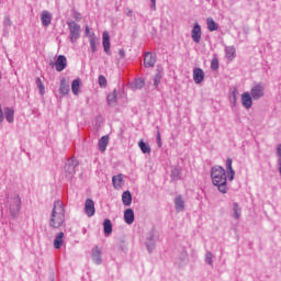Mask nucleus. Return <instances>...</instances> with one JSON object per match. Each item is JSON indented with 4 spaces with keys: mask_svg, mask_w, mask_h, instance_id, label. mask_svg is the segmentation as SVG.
I'll use <instances>...</instances> for the list:
<instances>
[{
    "mask_svg": "<svg viewBox=\"0 0 281 281\" xmlns=\"http://www.w3.org/2000/svg\"><path fill=\"white\" fill-rule=\"evenodd\" d=\"M72 19H75V21H80V13L74 11V12H72Z\"/></svg>",
    "mask_w": 281,
    "mask_h": 281,
    "instance_id": "obj_37",
    "label": "nucleus"
},
{
    "mask_svg": "<svg viewBox=\"0 0 281 281\" xmlns=\"http://www.w3.org/2000/svg\"><path fill=\"white\" fill-rule=\"evenodd\" d=\"M67 67V57L65 55H59L55 61L56 71H64Z\"/></svg>",
    "mask_w": 281,
    "mask_h": 281,
    "instance_id": "obj_6",
    "label": "nucleus"
},
{
    "mask_svg": "<svg viewBox=\"0 0 281 281\" xmlns=\"http://www.w3.org/2000/svg\"><path fill=\"white\" fill-rule=\"evenodd\" d=\"M68 27L70 32V41L71 43H76V41L80 38V25L76 22H69Z\"/></svg>",
    "mask_w": 281,
    "mask_h": 281,
    "instance_id": "obj_3",
    "label": "nucleus"
},
{
    "mask_svg": "<svg viewBox=\"0 0 281 281\" xmlns=\"http://www.w3.org/2000/svg\"><path fill=\"white\" fill-rule=\"evenodd\" d=\"M4 117L9 124L14 122V108H4Z\"/></svg>",
    "mask_w": 281,
    "mask_h": 281,
    "instance_id": "obj_16",
    "label": "nucleus"
},
{
    "mask_svg": "<svg viewBox=\"0 0 281 281\" xmlns=\"http://www.w3.org/2000/svg\"><path fill=\"white\" fill-rule=\"evenodd\" d=\"M157 139H158V144H161V135L158 134Z\"/></svg>",
    "mask_w": 281,
    "mask_h": 281,
    "instance_id": "obj_43",
    "label": "nucleus"
},
{
    "mask_svg": "<svg viewBox=\"0 0 281 281\" xmlns=\"http://www.w3.org/2000/svg\"><path fill=\"white\" fill-rule=\"evenodd\" d=\"M116 102H117V94L114 91L108 95V104L109 106H115Z\"/></svg>",
    "mask_w": 281,
    "mask_h": 281,
    "instance_id": "obj_26",
    "label": "nucleus"
},
{
    "mask_svg": "<svg viewBox=\"0 0 281 281\" xmlns=\"http://www.w3.org/2000/svg\"><path fill=\"white\" fill-rule=\"evenodd\" d=\"M76 166H78V161L75 159H69L65 166V171L67 172L68 177H71V175H76Z\"/></svg>",
    "mask_w": 281,
    "mask_h": 281,
    "instance_id": "obj_8",
    "label": "nucleus"
},
{
    "mask_svg": "<svg viewBox=\"0 0 281 281\" xmlns=\"http://www.w3.org/2000/svg\"><path fill=\"white\" fill-rule=\"evenodd\" d=\"M206 25L210 32H216V30H218V24H216V22L212 18H207Z\"/></svg>",
    "mask_w": 281,
    "mask_h": 281,
    "instance_id": "obj_21",
    "label": "nucleus"
},
{
    "mask_svg": "<svg viewBox=\"0 0 281 281\" xmlns=\"http://www.w3.org/2000/svg\"><path fill=\"white\" fill-rule=\"evenodd\" d=\"M238 204H234V214H235V218H240V215L238 214Z\"/></svg>",
    "mask_w": 281,
    "mask_h": 281,
    "instance_id": "obj_35",
    "label": "nucleus"
},
{
    "mask_svg": "<svg viewBox=\"0 0 281 281\" xmlns=\"http://www.w3.org/2000/svg\"><path fill=\"white\" fill-rule=\"evenodd\" d=\"M277 155H278V157L280 159V168H281V144L278 145V147H277Z\"/></svg>",
    "mask_w": 281,
    "mask_h": 281,
    "instance_id": "obj_38",
    "label": "nucleus"
},
{
    "mask_svg": "<svg viewBox=\"0 0 281 281\" xmlns=\"http://www.w3.org/2000/svg\"><path fill=\"white\" fill-rule=\"evenodd\" d=\"M97 42H98V40L95 37L90 36V47H91L92 52H95V49H97L95 48Z\"/></svg>",
    "mask_w": 281,
    "mask_h": 281,
    "instance_id": "obj_31",
    "label": "nucleus"
},
{
    "mask_svg": "<svg viewBox=\"0 0 281 281\" xmlns=\"http://www.w3.org/2000/svg\"><path fill=\"white\" fill-rule=\"evenodd\" d=\"M144 80L143 79H137L136 81H135V83H134V87H135V89H143V87H144Z\"/></svg>",
    "mask_w": 281,
    "mask_h": 281,
    "instance_id": "obj_33",
    "label": "nucleus"
},
{
    "mask_svg": "<svg viewBox=\"0 0 281 281\" xmlns=\"http://www.w3.org/2000/svg\"><path fill=\"white\" fill-rule=\"evenodd\" d=\"M138 146H139L140 150H142V153H144V155H146V154L150 155V151H151L150 145L145 144L144 140H139Z\"/></svg>",
    "mask_w": 281,
    "mask_h": 281,
    "instance_id": "obj_24",
    "label": "nucleus"
},
{
    "mask_svg": "<svg viewBox=\"0 0 281 281\" xmlns=\"http://www.w3.org/2000/svg\"><path fill=\"white\" fill-rule=\"evenodd\" d=\"M92 260L95 265H102V248L98 246L92 248Z\"/></svg>",
    "mask_w": 281,
    "mask_h": 281,
    "instance_id": "obj_9",
    "label": "nucleus"
},
{
    "mask_svg": "<svg viewBox=\"0 0 281 281\" xmlns=\"http://www.w3.org/2000/svg\"><path fill=\"white\" fill-rule=\"evenodd\" d=\"M119 54H120L121 58H124V49H120Z\"/></svg>",
    "mask_w": 281,
    "mask_h": 281,
    "instance_id": "obj_41",
    "label": "nucleus"
},
{
    "mask_svg": "<svg viewBox=\"0 0 281 281\" xmlns=\"http://www.w3.org/2000/svg\"><path fill=\"white\" fill-rule=\"evenodd\" d=\"M103 227L104 234H111L113 232V225L111 224V220H104Z\"/></svg>",
    "mask_w": 281,
    "mask_h": 281,
    "instance_id": "obj_28",
    "label": "nucleus"
},
{
    "mask_svg": "<svg viewBox=\"0 0 281 281\" xmlns=\"http://www.w3.org/2000/svg\"><path fill=\"white\" fill-rule=\"evenodd\" d=\"M80 90V79H75L71 83V91L75 95H78Z\"/></svg>",
    "mask_w": 281,
    "mask_h": 281,
    "instance_id": "obj_27",
    "label": "nucleus"
},
{
    "mask_svg": "<svg viewBox=\"0 0 281 281\" xmlns=\"http://www.w3.org/2000/svg\"><path fill=\"white\" fill-rule=\"evenodd\" d=\"M99 85L100 87H106V78L104 76H99Z\"/></svg>",
    "mask_w": 281,
    "mask_h": 281,
    "instance_id": "obj_34",
    "label": "nucleus"
},
{
    "mask_svg": "<svg viewBox=\"0 0 281 281\" xmlns=\"http://www.w3.org/2000/svg\"><path fill=\"white\" fill-rule=\"evenodd\" d=\"M191 36L194 43H201V25L199 23L194 24Z\"/></svg>",
    "mask_w": 281,
    "mask_h": 281,
    "instance_id": "obj_13",
    "label": "nucleus"
},
{
    "mask_svg": "<svg viewBox=\"0 0 281 281\" xmlns=\"http://www.w3.org/2000/svg\"><path fill=\"white\" fill-rule=\"evenodd\" d=\"M211 69H213V71H216V69H218V59L217 58L212 59Z\"/></svg>",
    "mask_w": 281,
    "mask_h": 281,
    "instance_id": "obj_32",
    "label": "nucleus"
},
{
    "mask_svg": "<svg viewBox=\"0 0 281 281\" xmlns=\"http://www.w3.org/2000/svg\"><path fill=\"white\" fill-rule=\"evenodd\" d=\"M184 204H183V199H181V196H177L176 198V209L180 212L181 210H183Z\"/></svg>",
    "mask_w": 281,
    "mask_h": 281,
    "instance_id": "obj_29",
    "label": "nucleus"
},
{
    "mask_svg": "<svg viewBox=\"0 0 281 281\" xmlns=\"http://www.w3.org/2000/svg\"><path fill=\"white\" fill-rule=\"evenodd\" d=\"M205 260H206L207 265H212V252L206 254Z\"/></svg>",
    "mask_w": 281,
    "mask_h": 281,
    "instance_id": "obj_36",
    "label": "nucleus"
},
{
    "mask_svg": "<svg viewBox=\"0 0 281 281\" xmlns=\"http://www.w3.org/2000/svg\"><path fill=\"white\" fill-rule=\"evenodd\" d=\"M144 65L145 67H155V57L150 53L145 55Z\"/></svg>",
    "mask_w": 281,
    "mask_h": 281,
    "instance_id": "obj_19",
    "label": "nucleus"
},
{
    "mask_svg": "<svg viewBox=\"0 0 281 281\" xmlns=\"http://www.w3.org/2000/svg\"><path fill=\"white\" fill-rule=\"evenodd\" d=\"M36 85L40 89V93L42 95H45V86L43 85V81L38 77L36 78Z\"/></svg>",
    "mask_w": 281,
    "mask_h": 281,
    "instance_id": "obj_30",
    "label": "nucleus"
},
{
    "mask_svg": "<svg viewBox=\"0 0 281 281\" xmlns=\"http://www.w3.org/2000/svg\"><path fill=\"white\" fill-rule=\"evenodd\" d=\"M59 91L64 95H67V93H69V86L65 79H61V81H60Z\"/></svg>",
    "mask_w": 281,
    "mask_h": 281,
    "instance_id": "obj_25",
    "label": "nucleus"
},
{
    "mask_svg": "<svg viewBox=\"0 0 281 281\" xmlns=\"http://www.w3.org/2000/svg\"><path fill=\"white\" fill-rule=\"evenodd\" d=\"M63 223H65V207H63L60 201H56L49 220V226L53 229H59V227H63Z\"/></svg>",
    "mask_w": 281,
    "mask_h": 281,
    "instance_id": "obj_2",
    "label": "nucleus"
},
{
    "mask_svg": "<svg viewBox=\"0 0 281 281\" xmlns=\"http://www.w3.org/2000/svg\"><path fill=\"white\" fill-rule=\"evenodd\" d=\"M225 52H226V58H228V60L236 58V48L234 46L226 47Z\"/></svg>",
    "mask_w": 281,
    "mask_h": 281,
    "instance_id": "obj_23",
    "label": "nucleus"
},
{
    "mask_svg": "<svg viewBox=\"0 0 281 281\" xmlns=\"http://www.w3.org/2000/svg\"><path fill=\"white\" fill-rule=\"evenodd\" d=\"M250 93H251L252 100H260V98L265 95V87H262V85H257L251 88Z\"/></svg>",
    "mask_w": 281,
    "mask_h": 281,
    "instance_id": "obj_4",
    "label": "nucleus"
},
{
    "mask_svg": "<svg viewBox=\"0 0 281 281\" xmlns=\"http://www.w3.org/2000/svg\"><path fill=\"white\" fill-rule=\"evenodd\" d=\"M41 20H42V25L47 27V25L52 23V13H49V11H43Z\"/></svg>",
    "mask_w": 281,
    "mask_h": 281,
    "instance_id": "obj_15",
    "label": "nucleus"
},
{
    "mask_svg": "<svg viewBox=\"0 0 281 281\" xmlns=\"http://www.w3.org/2000/svg\"><path fill=\"white\" fill-rule=\"evenodd\" d=\"M85 212L87 216L91 218L95 214V203H93V200L87 199L85 203Z\"/></svg>",
    "mask_w": 281,
    "mask_h": 281,
    "instance_id": "obj_5",
    "label": "nucleus"
},
{
    "mask_svg": "<svg viewBox=\"0 0 281 281\" xmlns=\"http://www.w3.org/2000/svg\"><path fill=\"white\" fill-rule=\"evenodd\" d=\"M226 169H227V175H228L229 181H234V177H235L236 172L232 168V158H228L226 160Z\"/></svg>",
    "mask_w": 281,
    "mask_h": 281,
    "instance_id": "obj_17",
    "label": "nucleus"
},
{
    "mask_svg": "<svg viewBox=\"0 0 281 281\" xmlns=\"http://www.w3.org/2000/svg\"><path fill=\"white\" fill-rule=\"evenodd\" d=\"M193 80L195 85H201L205 80V72L201 68H195L193 70Z\"/></svg>",
    "mask_w": 281,
    "mask_h": 281,
    "instance_id": "obj_7",
    "label": "nucleus"
},
{
    "mask_svg": "<svg viewBox=\"0 0 281 281\" xmlns=\"http://www.w3.org/2000/svg\"><path fill=\"white\" fill-rule=\"evenodd\" d=\"M122 181H123V177H122V173L117 175V176H114L112 178V183L114 186V188L117 190L120 188H122Z\"/></svg>",
    "mask_w": 281,
    "mask_h": 281,
    "instance_id": "obj_22",
    "label": "nucleus"
},
{
    "mask_svg": "<svg viewBox=\"0 0 281 281\" xmlns=\"http://www.w3.org/2000/svg\"><path fill=\"white\" fill-rule=\"evenodd\" d=\"M159 80H160V78L157 76V77L155 78V80H154L155 87H158V86H159Z\"/></svg>",
    "mask_w": 281,
    "mask_h": 281,
    "instance_id": "obj_39",
    "label": "nucleus"
},
{
    "mask_svg": "<svg viewBox=\"0 0 281 281\" xmlns=\"http://www.w3.org/2000/svg\"><path fill=\"white\" fill-rule=\"evenodd\" d=\"M156 1L157 0H151V8H153V10H157Z\"/></svg>",
    "mask_w": 281,
    "mask_h": 281,
    "instance_id": "obj_40",
    "label": "nucleus"
},
{
    "mask_svg": "<svg viewBox=\"0 0 281 281\" xmlns=\"http://www.w3.org/2000/svg\"><path fill=\"white\" fill-rule=\"evenodd\" d=\"M122 202L123 205H131V203H133V195H131V191H124L122 194Z\"/></svg>",
    "mask_w": 281,
    "mask_h": 281,
    "instance_id": "obj_18",
    "label": "nucleus"
},
{
    "mask_svg": "<svg viewBox=\"0 0 281 281\" xmlns=\"http://www.w3.org/2000/svg\"><path fill=\"white\" fill-rule=\"evenodd\" d=\"M106 146H109V136H102L99 140V150L104 153L106 150Z\"/></svg>",
    "mask_w": 281,
    "mask_h": 281,
    "instance_id": "obj_20",
    "label": "nucleus"
},
{
    "mask_svg": "<svg viewBox=\"0 0 281 281\" xmlns=\"http://www.w3.org/2000/svg\"><path fill=\"white\" fill-rule=\"evenodd\" d=\"M124 221L127 225H133V223H135V212L133 209H126L124 211Z\"/></svg>",
    "mask_w": 281,
    "mask_h": 281,
    "instance_id": "obj_12",
    "label": "nucleus"
},
{
    "mask_svg": "<svg viewBox=\"0 0 281 281\" xmlns=\"http://www.w3.org/2000/svg\"><path fill=\"white\" fill-rule=\"evenodd\" d=\"M65 233L59 232L54 240V248L55 249H60V247H63V245L65 244Z\"/></svg>",
    "mask_w": 281,
    "mask_h": 281,
    "instance_id": "obj_14",
    "label": "nucleus"
},
{
    "mask_svg": "<svg viewBox=\"0 0 281 281\" xmlns=\"http://www.w3.org/2000/svg\"><path fill=\"white\" fill-rule=\"evenodd\" d=\"M251 94L249 92H244L241 94V104L245 109H251L254 101L251 100Z\"/></svg>",
    "mask_w": 281,
    "mask_h": 281,
    "instance_id": "obj_11",
    "label": "nucleus"
},
{
    "mask_svg": "<svg viewBox=\"0 0 281 281\" xmlns=\"http://www.w3.org/2000/svg\"><path fill=\"white\" fill-rule=\"evenodd\" d=\"M213 183L218 188L222 194L227 193V173L223 167H214L211 171Z\"/></svg>",
    "mask_w": 281,
    "mask_h": 281,
    "instance_id": "obj_1",
    "label": "nucleus"
},
{
    "mask_svg": "<svg viewBox=\"0 0 281 281\" xmlns=\"http://www.w3.org/2000/svg\"><path fill=\"white\" fill-rule=\"evenodd\" d=\"M90 33H91V31L89 30V26H86V34H87V36H89Z\"/></svg>",
    "mask_w": 281,
    "mask_h": 281,
    "instance_id": "obj_42",
    "label": "nucleus"
},
{
    "mask_svg": "<svg viewBox=\"0 0 281 281\" xmlns=\"http://www.w3.org/2000/svg\"><path fill=\"white\" fill-rule=\"evenodd\" d=\"M18 203H21V200H18Z\"/></svg>",
    "mask_w": 281,
    "mask_h": 281,
    "instance_id": "obj_44",
    "label": "nucleus"
},
{
    "mask_svg": "<svg viewBox=\"0 0 281 281\" xmlns=\"http://www.w3.org/2000/svg\"><path fill=\"white\" fill-rule=\"evenodd\" d=\"M102 43H103V49L105 54L111 55V37L108 32H103Z\"/></svg>",
    "mask_w": 281,
    "mask_h": 281,
    "instance_id": "obj_10",
    "label": "nucleus"
}]
</instances>
